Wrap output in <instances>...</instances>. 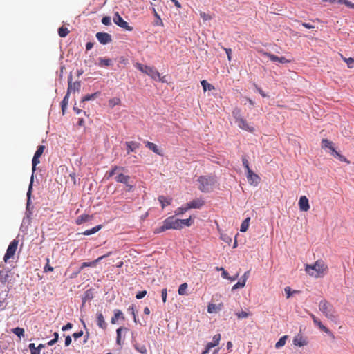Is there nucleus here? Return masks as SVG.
<instances>
[{
  "label": "nucleus",
  "mask_w": 354,
  "mask_h": 354,
  "mask_svg": "<svg viewBox=\"0 0 354 354\" xmlns=\"http://www.w3.org/2000/svg\"><path fill=\"white\" fill-rule=\"evenodd\" d=\"M306 272L315 278L323 277L328 271V266L322 260H317L313 265H306Z\"/></svg>",
  "instance_id": "1"
},
{
  "label": "nucleus",
  "mask_w": 354,
  "mask_h": 354,
  "mask_svg": "<svg viewBox=\"0 0 354 354\" xmlns=\"http://www.w3.org/2000/svg\"><path fill=\"white\" fill-rule=\"evenodd\" d=\"M319 309L322 314L330 320L335 321L338 317L335 308L326 299H323L319 302Z\"/></svg>",
  "instance_id": "2"
},
{
  "label": "nucleus",
  "mask_w": 354,
  "mask_h": 354,
  "mask_svg": "<svg viewBox=\"0 0 354 354\" xmlns=\"http://www.w3.org/2000/svg\"><path fill=\"white\" fill-rule=\"evenodd\" d=\"M124 169V167H120L115 165L112 167L111 170L108 171L106 173V176L107 178H110L115 174H117V176L115 177V180L117 183H120L122 184L127 183L128 182H129L131 178L129 176L125 175L121 172Z\"/></svg>",
  "instance_id": "3"
},
{
  "label": "nucleus",
  "mask_w": 354,
  "mask_h": 354,
  "mask_svg": "<svg viewBox=\"0 0 354 354\" xmlns=\"http://www.w3.org/2000/svg\"><path fill=\"white\" fill-rule=\"evenodd\" d=\"M197 181L199 183V190L202 192H209L212 190L216 180L213 176H201Z\"/></svg>",
  "instance_id": "4"
},
{
  "label": "nucleus",
  "mask_w": 354,
  "mask_h": 354,
  "mask_svg": "<svg viewBox=\"0 0 354 354\" xmlns=\"http://www.w3.org/2000/svg\"><path fill=\"white\" fill-rule=\"evenodd\" d=\"M322 149H328L330 151V154L337 158L339 160L342 162H344L346 163H350V162L345 158L344 156L337 152L334 147V144L333 142L328 139H322Z\"/></svg>",
  "instance_id": "5"
},
{
  "label": "nucleus",
  "mask_w": 354,
  "mask_h": 354,
  "mask_svg": "<svg viewBox=\"0 0 354 354\" xmlns=\"http://www.w3.org/2000/svg\"><path fill=\"white\" fill-rule=\"evenodd\" d=\"M136 66L138 70L146 73L155 80H159L160 77V73L153 67H150L140 63H137Z\"/></svg>",
  "instance_id": "6"
},
{
  "label": "nucleus",
  "mask_w": 354,
  "mask_h": 354,
  "mask_svg": "<svg viewBox=\"0 0 354 354\" xmlns=\"http://www.w3.org/2000/svg\"><path fill=\"white\" fill-rule=\"evenodd\" d=\"M19 241L16 239H14L12 241L10 242L9 244L6 252L4 255L3 260L6 263L8 261L12 258L16 252L17 246H18Z\"/></svg>",
  "instance_id": "7"
},
{
  "label": "nucleus",
  "mask_w": 354,
  "mask_h": 354,
  "mask_svg": "<svg viewBox=\"0 0 354 354\" xmlns=\"http://www.w3.org/2000/svg\"><path fill=\"white\" fill-rule=\"evenodd\" d=\"M113 19V22L118 26L123 28L124 29L128 31H131L133 30V28L129 26L127 21L123 20V19L121 17L118 12L115 13Z\"/></svg>",
  "instance_id": "8"
},
{
  "label": "nucleus",
  "mask_w": 354,
  "mask_h": 354,
  "mask_svg": "<svg viewBox=\"0 0 354 354\" xmlns=\"http://www.w3.org/2000/svg\"><path fill=\"white\" fill-rule=\"evenodd\" d=\"M165 223L167 225L168 229H174V230H180L181 229V225L180 219L175 218L174 216H169L165 220Z\"/></svg>",
  "instance_id": "9"
},
{
  "label": "nucleus",
  "mask_w": 354,
  "mask_h": 354,
  "mask_svg": "<svg viewBox=\"0 0 354 354\" xmlns=\"http://www.w3.org/2000/svg\"><path fill=\"white\" fill-rule=\"evenodd\" d=\"M235 122L237 124L239 128L247 131L248 132H254V128L248 123V122L243 118H236Z\"/></svg>",
  "instance_id": "10"
},
{
  "label": "nucleus",
  "mask_w": 354,
  "mask_h": 354,
  "mask_svg": "<svg viewBox=\"0 0 354 354\" xmlns=\"http://www.w3.org/2000/svg\"><path fill=\"white\" fill-rule=\"evenodd\" d=\"M68 86L67 89L68 95L71 92L79 91L81 87L80 82L76 81L75 82H72V75H70L68 80Z\"/></svg>",
  "instance_id": "11"
},
{
  "label": "nucleus",
  "mask_w": 354,
  "mask_h": 354,
  "mask_svg": "<svg viewBox=\"0 0 354 354\" xmlns=\"http://www.w3.org/2000/svg\"><path fill=\"white\" fill-rule=\"evenodd\" d=\"M263 55L268 57L272 62H279L281 64L290 63V60L287 59L285 57H277V55L268 52H263Z\"/></svg>",
  "instance_id": "12"
},
{
  "label": "nucleus",
  "mask_w": 354,
  "mask_h": 354,
  "mask_svg": "<svg viewBox=\"0 0 354 354\" xmlns=\"http://www.w3.org/2000/svg\"><path fill=\"white\" fill-rule=\"evenodd\" d=\"M111 252H109L107 254L102 255L95 260L91 261V262H84L82 263V266L80 267V269L82 270L86 267H95L98 262L102 261L103 259L109 257L111 254Z\"/></svg>",
  "instance_id": "13"
},
{
  "label": "nucleus",
  "mask_w": 354,
  "mask_h": 354,
  "mask_svg": "<svg viewBox=\"0 0 354 354\" xmlns=\"http://www.w3.org/2000/svg\"><path fill=\"white\" fill-rule=\"evenodd\" d=\"M247 179L250 185H257L260 181L259 176L251 169L247 171Z\"/></svg>",
  "instance_id": "14"
},
{
  "label": "nucleus",
  "mask_w": 354,
  "mask_h": 354,
  "mask_svg": "<svg viewBox=\"0 0 354 354\" xmlns=\"http://www.w3.org/2000/svg\"><path fill=\"white\" fill-rule=\"evenodd\" d=\"M96 38L102 44H106L111 41V36L106 32H97Z\"/></svg>",
  "instance_id": "15"
},
{
  "label": "nucleus",
  "mask_w": 354,
  "mask_h": 354,
  "mask_svg": "<svg viewBox=\"0 0 354 354\" xmlns=\"http://www.w3.org/2000/svg\"><path fill=\"white\" fill-rule=\"evenodd\" d=\"M310 317L313 321V323L319 327V328L329 335H333L331 331L322 324L320 320L316 317L313 314H310Z\"/></svg>",
  "instance_id": "16"
},
{
  "label": "nucleus",
  "mask_w": 354,
  "mask_h": 354,
  "mask_svg": "<svg viewBox=\"0 0 354 354\" xmlns=\"http://www.w3.org/2000/svg\"><path fill=\"white\" fill-rule=\"evenodd\" d=\"M299 207L301 211L307 212L310 209L308 199L306 196L300 197L299 201Z\"/></svg>",
  "instance_id": "17"
},
{
  "label": "nucleus",
  "mask_w": 354,
  "mask_h": 354,
  "mask_svg": "<svg viewBox=\"0 0 354 354\" xmlns=\"http://www.w3.org/2000/svg\"><path fill=\"white\" fill-rule=\"evenodd\" d=\"M204 201L202 198H196L189 203H187L188 208L190 209H199L204 205Z\"/></svg>",
  "instance_id": "18"
},
{
  "label": "nucleus",
  "mask_w": 354,
  "mask_h": 354,
  "mask_svg": "<svg viewBox=\"0 0 354 354\" xmlns=\"http://www.w3.org/2000/svg\"><path fill=\"white\" fill-rule=\"evenodd\" d=\"M125 145L127 146V154L136 151L140 147V143L135 141L126 142Z\"/></svg>",
  "instance_id": "19"
},
{
  "label": "nucleus",
  "mask_w": 354,
  "mask_h": 354,
  "mask_svg": "<svg viewBox=\"0 0 354 354\" xmlns=\"http://www.w3.org/2000/svg\"><path fill=\"white\" fill-rule=\"evenodd\" d=\"M119 319H121L122 320H124L125 319V317L122 313V312L119 310V309H115L114 310V315L112 317L111 319V323L112 324H115L116 323V322Z\"/></svg>",
  "instance_id": "20"
},
{
  "label": "nucleus",
  "mask_w": 354,
  "mask_h": 354,
  "mask_svg": "<svg viewBox=\"0 0 354 354\" xmlns=\"http://www.w3.org/2000/svg\"><path fill=\"white\" fill-rule=\"evenodd\" d=\"M223 307V304L222 303L216 305L214 304H209L207 306V312L209 313H216L220 311Z\"/></svg>",
  "instance_id": "21"
},
{
  "label": "nucleus",
  "mask_w": 354,
  "mask_h": 354,
  "mask_svg": "<svg viewBox=\"0 0 354 354\" xmlns=\"http://www.w3.org/2000/svg\"><path fill=\"white\" fill-rule=\"evenodd\" d=\"M144 143L149 149L151 150L155 153L158 155H162L161 151L156 144L149 141H145Z\"/></svg>",
  "instance_id": "22"
},
{
  "label": "nucleus",
  "mask_w": 354,
  "mask_h": 354,
  "mask_svg": "<svg viewBox=\"0 0 354 354\" xmlns=\"http://www.w3.org/2000/svg\"><path fill=\"white\" fill-rule=\"evenodd\" d=\"M97 326L101 328L102 329H106L107 327V324L106 323L104 320V317L101 313H97Z\"/></svg>",
  "instance_id": "23"
},
{
  "label": "nucleus",
  "mask_w": 354,
  "mask_h": 354,
  "mask_svg": "<svg viewBox=\"0 0 354 354\" xmlns=\"http://www.w3.org/2000/svg\"><path fill=\"white\" fill-rule=\"evenodd\" d=\"M221 334H216L213 337L212 342H209L207 345V349H211L212 348L218 345L219 342L221 340Z\"/></svg>",
  "instance_id": "24"
},
{
  "label": "nucleus",
  "mask_w": 354,
  "mask_h": 354,
  "mask_svg": "<svg viewBox=\"0 0 354 354\" xmlns=\"http://www.w3.org/2000/svg\"><path fill=\"white\" fill-rule=\"evenodd\" d=\"M92 216L88 215V214H82L77 217L76 220V223L77 225H81L84 223H86L90 220H91Z\"/></svg>",
  "instance_id": "25"
},
{
  "label": "nucleus",
  "mask_w": 354,
  "mask_h": 354,
  "mask_svg": "<svg viewBox=\"0 0 354 354\" xmlns=\"http://www.w3.org/2000/svg\"><path fill=\"white\" fill-rule=\"evenodd\" d=\"M122 331H128V328L126 327H120L117 329V337H116V343L118 345L120 346L122 344L121 342V333Z\"/></svg>",
  "instance_id": "26"
},
{
  "label": "nucleus",
  "mask_w": 354,
  "mask_h": 354,
  "mask_svg": "<svg viewBox=\"0 0 354 354\" xmlns=\"http://www.w3.org/2000/svg\"><path fill=\"white\" fill-rule=\"evenodd\" d=\"M158 201L161 204L162 208L163 209L165 206L171 204V198H167L164 196H160L158 197Z\"/></svg>",
  "instance_id": "27"
},
{
  "label": "nucleus",
  "mask_w": 354,
  "mask_h": 354,
  "mask_svg": "<svg viewBox=\"0 0 354 354\" xmlns=\"http://www.w3.org/2000/svg\"><path fill=\"white\" fill-rule=\"evenodd\" d=\"M250 218L248 217L242 222L240 227V231L241 232H245L248 230L250 225Z\"/></svg>",
  "instance_id": "28"
},
{
  "label": "nucleus",
  "mask_w": 354,
  "mask_h": 354,
  "mask_svg": "<svg viewBox=\"0 0 354 354\" xmlns=\"http://www.w3.org/2000/svg\"><path fill=\"white\" fill-rule=\"evenodd\" d=\"M68 97H69V95H68V93H67L61 103L62 111L63 115L65 113L66 109L68 104Z\"/></svg>",
  "instance_id": "29"
},
{
  "label": "nucleus",
  "mask_w": 354,
  "mask_h": 354,
  "mask_svg": "<svg viewBox=\"0 0 354 354\" xmlns=\"http://www.w3.org/2000/svg\"><path fill=\"white\" fill-rule=\"evenodd\" d=\"M101 228H102V225H97V226L93 227L91 230H87L84 231L82 234L84 235H86V236L91 235V234H95L97 232H98Z\"/></svg>",
  "instance_id": "30"
},
{
  "label": "nucleus",
  "mask_w": 354,
  "mask_h": 354,
  "mask_svg": "<svg viewBox=\"0 0 354 354\" xmlns=\"http://www.w3.org/2000/svg\"><path fill=\"white\" fill-rule=\"evenodd\" d=\"M99 65L100 66H109L112 64L111 59L109 58H99Z\"/></svg>",
  "instance_id": "31"
},
{
  "label": "nucleus",
  "mask_w": 354,
  "mask_h": 354,
  "mask_svg": "<svg viewBox=\"0 0 354 354\" xmlns=\"http://www.w3.org/2000/svg\"><path fill=\"white\" fill-rule=\"evenodd\" d=\"M120 104H121V100L118 97H113L109 100V106L111 108H113L114 106L120 105Z\"/></svg>",
  "instance_id": "32"
},
{
  "label": "nucleus",
  "mask_w": 354,
  "mask_h": 354,
  "mask_svg": "<svg viewBox=\"0 0 354 354\" xmlns=\"http://www.w3.org/2000/svg\"><path fill=\"white\" fill-rule=\"evenodd\" d=\"M293 343L295 346H303L306 344L305 340L303 339L302 337H295L293 339Z\"/></svg>",
  "instance_id": "33"
},
{
  "label": "nucleus",
  "mask_w": 354,
  "mask_h": 354,
  "mask_svg": "<svg viewBox=\"0 0 354 354\" xmlns=\"http://www.w3.org/2000/svg\"><path fill=\"white\" fill-rule=\"evenodd\" d=\"M201 86L203 87V89L204 91H212V90H214V86H212V84H209L206 80H202L201 82Z\"/></svg>",
  "instance_id": "34"
},
{
  "label": "nucleus",
  "mask_w": 354,
  "mask_h": 354,
  "mask_svg": "<svg viewBox=\"0 0 354 354\" xmlns=\"http://www.w3.org/2000/svg\"><path fill=\"white\" fill-rule=\"evenodd\" d=\"M99 95L100 92H96L93 94L86 95L82 98V102L95 100Z\"/></svg>",
  "instance_id": "35"
},
{
  "label": "nucleus",
  "mask_w": 354,
  "mask_h": 354,
  "mask_svg": "<svg viewBox=\"0 0 354 354\" xmlns=\"http://www.w3.org/2000/svg\"><path fill=\"white\" fill-rule=\"evenodd\" d=\"M187 288V283H183L181 285H180L178 292L180 295H187L186 290Z\"/></svg>",
  "instance_id": "36"
},
{
  "label": "nucleus",
  "mask_w": 354,
  "mask_h": 354,
  "mask_svg": "<svg viewBox=\"0 0 354 354\" xmlns=\"http://www.w3.org/2000/svg\"><path fill=\"white\" fill-rule=\"evenodd\" d=\"M69 33V30L67 28L62 26L58 29V34L61 37H65Z\"/></svg>",
  "instance_id": "37"
},
{
  "label": "nucleus",
  "mask_w": 354,
  "mask_h": 354,
  "mask_svg": "<svg viewBox=\"0 0 354 354\" xmlns=\"http://www.w3.org/2000/svg\"><path fill=\"white\" fill-rule=\"evenodd\" d=\"M286 339H287V336L286 335L281 337L279 339V341L275 344V347L277 348H279L285 345V344H286Z\"/></svg>",
  "instance_id": "38"
},
{
  "label": "nucleus",
  "mask_w": 354,
  "mask_h": 354,
  "mask_svg": "<svg viewBox=\"0 0 354 354\" xmlns=\"http://www.w3.org/2000/svg\"><path fill=\"white\" fill-rule=\"evenodd\" d=\"M153 11L154 12V15L156 17V20L155 21L154 24L156 26H163V22L160 17V15L156 12L155 8H153Z\"/></svg>",
  "instance_id": "39"
},
{
  "label": "nucleus",
  "mask_w": 354,
  "mask_h": 354,
  "mask_svg": "<svg viewBox=\"0 0 354 354\" xmlns=\"http://www.w3.org/2000/svg\"><path fill=\"white\" fill-rule=\"evenodd\" d=\"M189 209L188 208L187 205L186 204L185 207H180L176 209L175 211L176 215H180L183 214L185 212H186Z\"/></svg>",
  "instance_id": "40"
},
{
  "label": "nucleus",
  "mask_w": 354,
  "mask_h": 354,
  "mask_svg": "<svg viewBox=\"0 0 354 354\" xmlns=\"http://www.w3.org/2000/svg\"><path fill=\"white\" fill-rule=\"evenodd\" d=\"M341 57L347 64V66L348 68H352L353 67V64H354L353 58H351V57L346 58V57H344L343 55H341Z\"/></svg>",
  "instance_id": "41"
},
{
  "label": "nucleus",
  "mask_w": 354,
  "mask_h": 354,
  "mask_svg": "<svg viewBox=\"0 0 354 354\" xmlns=\"http://www.w3.org/2000/svg\"><path fill=\"white\" fill-rule=\"evenodd\" d=\"M167 230H169V229L167 227V225H166V223H165V221H164L163 225L160 227L156 228L153 232L155 234H159V233L165 232Z\"/></svg>",
  "instance_id": "42"
},
{
  "label": "nucleus",
  "mask_w": 354,
  "mask_h": 354,
  "mask_svg": "<svg viewBox=\"0 0 354 354\" xmlns=\"http://www.w3.org/2000/svg\"><path fill=\"white\" fill-rule=\"evenodd\" d=\"M28 348L30 350L31 354H40L38 346L36 347L34 343H30L28 345Z\"/></svg>",
  "instance_id": "43"
},
{
  "label": "nucleus",
  "mask_w": 354,
  "mask_h": 354,
  "mask_svg": "<svg viewBox=\"0 0 354 354\" xmlns=\"http://www.w3.org/2000/svg\"><path fill=\"white\" fill-rule=\"evenodd\" d=\"M12 332L14 334L17 335L19 337H21V336H24V328L17 327L14 329H12Z\"/></svg>",
  "instance_id": "44"
},
{
  "label": "nucleus",
  "mask_w": 354,
  "mask_h": 354,
  "mask_svg": "<svg viewBox=\"0 0 354 354\" xmlns=\"http://www.w3.org/2000/svg\"><path fill=\"white\" fill-rule=\"evenodd\" d=\"M180 221H181V223H180L181 228H183V227L184 225L189 227V226H191L192 224L191 216L187 219H180Z\"/></svg>",
  "instance_id": "45"
},
{
  "label": "nucleus",
  "mask_w": 354,
  "mask_h": 354,
  "mask_svg": "<svg viewBox=\"0 0 354 354\" xmlns=\"http://www.w3.org/2000/svg\"><path fill=\"white\" fill-rule=\"evenodd\" d=\"M135 348L140 352L142 354L147 353V348L145 345H139V344H135L134 345Z\"/></svg>",
  "instance_id": "46"
},
{
  "label": "nucleus",
  "mask_w": 354,
  "mask_h": 354,
  "mask_svg": "<svg viewBox=\"0 0 354 354\" xmlns=\"http://www.w3.org/2000/svg\"><path fill=\"white\" fill-rule=\"evenodd\" d=\"M40 162L39 157L34 155L32 164V172L34 173L36 170V166Z\"/></svg>",
  "instance_id": "47"
},
{
  "label": "nucleus",
  "mask_w": 354,
  "mask_h": 354,
  "mask_svg": "<svg viewBox=\"0 0 354 354\" xmlns=\"http://www.w3.org/2000/svg\"><path fill=\"white\" fill-rule=\"evenodd\" d=\"M45 149V146L44 145H39L38 147H37V149L35 153V156H38V157H41V156L44 153V151Z\"/></svg>",
  "instance_id": "48"
},
{
  "label": "nucleus",
  "mask_w": 354,
  "mask_h": 354,
  "mask_svg": "<svg viewBox=\"0 0 354 354\" xmlns=\"http://www.w3.org/2000/svg\"><path fill=\"white\" fill-rule=\"evenodd\" d=\"M339 3L344 4L347 7L354 9V3L348 0H339Z\"/></svg>",
  "instance_id": "49"
},
{
  "label": "nucleus",
  "mask_w": 354,
  "mask_h": 354,
  "mask_svg": "<svg viewBox=\"0 0 354 354\" xmlns=\"http://www.w3.org/2000/svg\"><path fill=\"white\" fill-rule=\"evenodd\" d=\"M236 315L238 319H243L248 317L250 315V313L242 310L241 312L236 313Z\"/></svg>",
  "instance_id": "50"
},
{
  "label": "nucleus",
  "mask_w": 354,
  "mask_h": 354,
  "mask_svg": "<svg viewBox=\"0 0 354 354\" xmlns=\"http://www.w3.org/2000/svg\"><path fill=\"white\" fill-rule=\"evenodd\" d=\"M102 23L106 26L111 25V17L109 16L104 17L102 19Z\"/></svg>",
  "instance_id": "51"
},
{
  "label": "nucleus",
  "mask_w": 354,
  "mask_h": 354,
  "mask_svg": "<svg viewBox=\"0 0 354 354\" xmlns=\"http://www.w3.org/2000/svg\"><path fill=\"white\" fill-rule=\"evenodd\" d=\"M200 16L205 21L210 20L212 18L210 15L203 12H201Z\"/></svg>",
  "instance_id": "52"
},
{
  "label": "nucleus",
  "mask_w": 354,
  "mask_h": 354,
  "mask_svg": "<svg viewBox=\"0 0 354 354\" xmlns=\"http://www.w3.org/2000/svg\"><path fill=\"white\" fill-rule=\"evenodd\" d=\"M161 296L163 303L167 301V288H163L161 291Z\"/></svg>",
  "instance_id": "53"
},
{
  "label": "nucleus",
  "mask_w": 354,
  "mask_h": 354,
  "mask_svg": "<svg viewBox=\"0 0 354 354\" xmlns=\"http://www.w3.org/2000/svg\"><path fill=\"white\" fill-rule=\"evenodd\" d=\"M284 290H285V292H286V297H287V298L290 297L292 293H295V292H297V291L295 290V291H293V292H292V291H291V288H290V287H288H288H286V288H285V289H284Z\"/></svg>",
  "instance_id": "54"
},
{
  "label": "nucleus",
  "mask_w": 354,
  "mask_h": 354,
  "mask_svg": "<svg viewBox=\"0 0 354 354\" xmlns=\"http://www.w3.org/2000/svg\"><path fill=\"white\" fill-rule=\"evenodd\" d=\"M147 292L146 290L140 291L136 294V298L138 299H142L147 295Z\"/></svg>",
  "instance_id": "55"
},
{
  "label": "nucleus",
  "mask_w": 354,
  "mask_h": 354,
  "mask_svg": "<svg viewBox=\"0 0 354 354\" xmlns=\"http://www.w3.org/2000/svg\"><path fill=\"white\" fill-rule=\"evenodd\" d=\"M232 115L235 118V120H236V118H241V110L239 109H234L232 111Z\"/></svg>",
  "instance_id": "56"
},
{
  "label": "nucleus",
  "mask_w": 354,
  "mask_h": 354,
  "mask_svg": "<svg viewBox=\"0 0 354 354\" xmlns=\"http://www.w3.org/2000/svg\"><path fill=\"white\" fill-rule=\"evenodd\" d=\"M242 162H243V165L244 167L245 168L246 171L251 169L249 167L248 161L245 157L242 158Z\"/></svg>",
  "instance_id": "57"
},
{
  "label": "nucleus",
  "mask_w": 354,
  "mask_h": 354,
  "mask_svg": "<svg viewBox=\"0 0 354 354\" xmlns=\"http://www.w3.org/2000/svg\"><path fill=\"white\" fill-rule=\"evenodd\" d=\"M124 184L125 185L124 190L126 192H131L133 190L134 186L131 184H129V182Z\"/></svg>",
  "instance_id": "58"
},
{
  "label": "nucleus",
  "mask_w": 354,
  "mask_h": 354,
  "mask_svg": "<svg viewBox=\"0 0 354 354\" xmlns=\"http://www.w3.org/2000/svg\"><path fill=\"white\" fill-rule=\"evenodd\" d=\"M223 49L225 50V53L227 54V59L229 61H231V59H232V50H231V48H223Z\"/></svg>",
  "instance_id": "59"
},
{
  "label": "nucleus",
  "mask_w": 354,
  "mask_h": 354,
  "mask_svg": "<svg viewBox=\"0 0 354 354\" xmlns=\"http://www.w3.org/2000/svg\"><path fill=\"white\" fill-rule=\"evenodd\" d=\"M48 262H49V259H47V264L44 267V272H52L53 271V268L51 267L49 264H48Z\"/></svg>",
  "instance_id": "60"
},
{
  "label": "nucleus",
  "mask_w": 354,
  "mask_h": 354,
  "mask_svg": "<svg viewBox=\"0 0 354 354\" xmlns=\"http://www.w3.org/2000/svg\"><path fill=\"white\" fill-rule=\"evenodd\" d=\"M83 335V331L82 330H80L79 332H77V333H74L73 334V337L75 339H77L80 337H81Z\"/></svg>",
  "instance_id": "61"
},
{
  "label": "nucleus",
  "mask_w": 354,
  "mask_h": 354,
  "mask_svg": "<svg viewBox=\"0 0 354 354\" xmlns=\"http://www.w3.org/2000/svg\"><path fill=\"white\" fill-rule=\"evenodd\" d=\"M243 288V284L241 283V281H238L236 284H234L232 288V290H234L238 288Z\"/></svg>",
  "instance_id": "62"
},
{
  "label": "nucleus",
  "mask_w": 354,
  "mask_h": 354,
  "mask_svg": "<svg viewBox=\"0 0 354 354\" xmlns=\"http://www.w3.org/2000/svg\"><path fill=\"white\" fill-rule=\"evenodd\" d=\"M72 327H73V324L71 323H68L67 324H66L65 326H64L62 328V330L63 331H66V330H68L72 328Z\"/></svg>",
  "instance_id": "63"
},
{
  "label": "nucleus",
  "mask_w": 354,
  "mask_h": 354,
  "mask_svg": "<svg viewBox=\"0 0 354 354\" xmlns=\"http://www.w3.org/2000/svg\"><path fill=\"white\" fill-rule=\"evenodd\" d=\"M221 276L223 279H226L230 280V276L229 275L228 272L226 270H223L221 273Z\"/></svg>",
  "instance_id": "64"
}]
</instances>
